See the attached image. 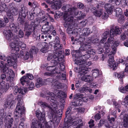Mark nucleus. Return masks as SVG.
Listing matches in <instances>:
<instances>
[{
    "mask_svg": "<svg viewBox=\"0 0 128 128\" xmlns=\"http://www.w3.org/2000/svg\"><path fill=\"white\" fill-rule=\"evenodd\" d=\"M37 82L36 86L37 88H39L42 85L46 84V80L42 79L41 78H38L36 79Z\"/></svg>",
    "mask_w": 128,
    "mask_h": 128,
    "instance_id": "nucleus-21",
    "label": "nucleus"
},
{
    "mask_svg": "<svg viewBox=\"0 0 128 128\" xmlns=\"http://www.w3.org/2000/svg\"><path fill=\"white\" fill-rule=\"evenodd\" d=\"M104 42L103 43H102V44H103V46L106 50V52L108 53L110 51V44L108 42H106L104 44Z\"/></svg>",
    "mask_w": 128,
    "mask_h": 128,
    "instance_id": "nucleus-38",
    "label": "nucleus"
},
{
    "mask_svg": "<svg viewBox=\"0 0 128 128\" xmlns=\"http://www.w3.org/2000/svg\"><path fill=\"white\" fill-rule=\"evenodd\" d=\"M110 33L108 31H106L103 34L102 39L100 40V43H103L105 42L108 37Z\"/></svg>",
    "mask_w": 128,
    "mask_h": 128,
    "instance_id": "nucleus-29",
    "label": "nucleus"
},
{
    "mask_svg": "<svg viewBox=\"0 0 128 128\" xmlns=\"http://www.w3.org/2000/svg\"><path fill=\"white\" fill-rule=\"evenodd\" d=\"M86 53L84 54V52L83 53V54H82V58L84 60H83L84 61V60H87L90 57V55L88 52H86Z\"/></svg>",
    "mask_w": 128,
    "mask_h": 128,
    "instance_id": "nucleus-39",
    "label": "nucleus"
},
{
    "mask_svg": "<svg viewBox=\"0 0 128 128\" xmlns=\"http://www.w3.org/2000/svg\"><path fill=\"white\" fill-rule=\"evenodd\" d=\"M12 42L10 43V46L13 50L14 48H15V47H16V44H17V43L15 42L14 41H11Z\"/></svg>",
    "mask_w": 128,
    "mask_h": 128,
    "instance_id": "nucleus-53",
    "label": "nucleus"
},
{
    "mask_svg": "<svg viewBox=\"0 0 128 128\" xmlns=\"http://www.w3.org/2000/svg\"><path fill=\"white\" fill-rule=\"evenodd\" d=\"M55 2V3L52 6V8L55 10L60 9L62 6L61 2L58 0Z\"/></svg>",
    "mask_w": 128,
    "mask_h": 128,
    "instance_id": "nucleus-26",
    "label": "nucleus"
},
{
    "mask_svg": "<svg viewBox=\"0 0 128 128\" xmlns=\"http://www.w3.org/2000/svg\"><path fill=\"white\" fill-rule=\"evenodd\" d=\"M120 91L122 93H124L128 91V84L124 88L123 87H121L120 88Z\"/></svg>",
    "mask_w": 128,
    "mask_h": 128,
    "instance_id": "nucleus-49",
    "label": "nucleus"
},
{
    "mask_svg": "<svg viewBox=\"0 0 128 128\" xmlns=\"http://www.w3.org/2000/svg\"><path fill=\"white\" fill-rule=\"evenodd\" d=\"M84 51L80 50H76L74 52L75 56L76 58H82Z\"/></svg>",
    "mask_w": 128,
    "mask_h": 128,
    "instance_id": "nucleus-31",
    "label": "nucleus"
},
{
    "mask_svg": "<svg viewBox=\"0 0 128 128\" xmlns=\"http://www.w3.org/2000/svg\"><path fill=\"white\" fill-rule=\"evenodd\" d=\"M38 50V49L34 46H32L30 51V55H31V54H37Z\"/></svg>",
    "mask_w": 128,
    "mask_h": 128,
    "instance_id": "nucleus-40",
    "label": "nucleus"
},
{
    "mask_svg": "<svg viewBox=\"0 0 128 128\" xmlns=\"http://www.w3.org/2000/svg\"><path fill=\"white\" fill-rule=\"evenodd\" d=\"M67 31L68 33L69 34H73L75 33L74 30L72 31V29L71 28H70L69 27L68 28Z\"/></svg>",
    "mask_w": 128,
    "mask_h": 128,
    "instance_id": "nucleus-60",
    "label": "nucleus"
},
{
    "mask_svg": "<svg viewBox=\"0 0 128 128\" xmlns=\"http://www.w3.org/2000/svg\"><path fill=\"white\" fill-rule=\"evenodd\" d=\"M29 86L28 88L30 90H33L34 86V83L32 82H30L29 84H28Z\"/></svg>",
    "mask_w": 128,
    "mask_h": 128,
    "instance_id": "nucleus-57",
    "label": "nucleus"
},
{
    "mask_svg": "<svg viewBox=\"0 0 128 128\" xmlns=\"http://www.w3.org/2000/svg\"><path fill=\"white\" fill-rule=\"evenodd\" d=\"M6 63H4L2 61H0V67L1 70H2L3 72L8 74L9 75V77H10L14 74L13 71L6 66Z\"/></svg>",
    "mask_w": 128,
    "mask_h": 128,
    "instance_id": "nucleus-12",
    "label": "nucleus"
},
{
    "mask_svg": "<svg viewBox=\"0 0 128 128\" xmlns=\"http://www.w3.org/2000/svg\"><path fill=\"white\" fill-rule=\"evenodd\" d=\"M20 90L21 92H20V93H21L23 95L25 94L27 91L26 89L23 87L22 88H20Z\"/></svg>",
    "mask_w": 128,
    "mask_h": 128,
    "instance_id": "nucleus-58",
    "label": "nucleus"
},
{
    "mask_svg": "<svg viewBox=\"0 0 128 128\" xmlns=\"http://www.w3.org/2000/svg\"><path fill=\"white\" fill-rule=\"evenodd\" d=\"M24 18L22 16H20L19 15L18 17V20L21 24H22L24 22Z\"/></svg>",
    "mask_w": 128,
    "mask_h": 128,
    "instance_id": "nucleus-54",
    "label": "nucleus"
},
{
    "mask_svg": "<svg viewBox=\"0 0 128 128\" xmlns=\"http://www.w3.org/2000/svg\"><path fill=\"white\" fill-rule=\"evenodd\" d=\"M48 94L50 95V97L48 100L52 102V103H51L50 105L49 106V108L51 110V114L52 112H53L57 110V106L56 104L54 103V102H56V101L54 100V98L53 97L54 96V94L53 93L50 92H48Z\"/></svg>",
    "mask_w": 128,
    "mask_h": 128,
    "instance_id": "nucleus-7",
    "label": "nucleus"
},
{
    "mask_svg": "<svg viewBox=\"0 0 128 128\" xmlns=\"http://www.w3.org/2000/svg\"><path fill=\"white\" fill-rule=\"evenodd\" d=\"M116 15V16H120L122 13V9L120 8H117L115 10Z\"/></svg>",
    "mask_w": 128,
    "mask_h": 128,
    "instance_id": "nucleus-45",
    "label": "nucleus"
},
{
    "mask_svg": "<svg viewBox=\"0 0 128 128\" xmlns=\"http://www.w3.org/2000/svg\"><path fill=\"white\" fill-rule=\"evenodd\" d=\"M62 10L66 12H67L66 14H68V13L70 14L71 11L72 12L74 10L75 11V9L71 8V7L68 5H66V6H64L62 8Z\"/></svg>",
    "mask_w": 128,
    "mask_h": 128,
    "instance_id": "nucleus-22",
    "label": "nucleus"
},
{
    "mask_svg": "<svg viewBox=\"0 0 128 128\" xmlns=\"http://www.w3.org/2000/svg\"><path fill=\"white\" fill-rule=\"evenodd\" d=\"M32 123V124L31 126V128H44V125L43 124H41L39 123L38 124V125L37 126L35 125L36 123H34L33 122Z\"/></svg>",
    "mask_w": 128,
    "mask_h": 128,
    "instance_id": "nucleus-33",
    "label": "nucleus"
},
{
    "mask_svg": "<svg viewBox=\"0 0 128 128\" xmlns=\"http://www.w3.org/2000/svg\"><path fill=\"white\" fill-rule=\"evenodd\" d=\"M104 7L108 14H111L113 12L114 7L112 5L108 3L104 5Z\"/></svg>",
    "mask_w": 128,
    "mask_h": 128,
    "instance_id": "nucleus-18",
    "label": "nucleus"
},
{
    "mask_svg": "<svg viewBox=\"0 0 128 128\" xmlns=\"http://www.w3.org/2000/svg\"><path fill=\"white\" fill-rule=\"evenodd\" d=\"M14 93L15 94H16L18 92L20 93V92H21L20 90V88H18L17 86H16L14 87Z\"/></svg>",
    "mask_w": 128,
    "mask_h": 128,
    "instance_id": "nucleus-51",
    "label": "nucleus"
},
{
    "mask_svg": "<svg viewBox=\"0 0 128 128\" xmlns=\"http://www.w3.org/2000/svg\"><path fill=\"white\" fill-rule=\"evenodd\" d=\"M48 22H46V23L42 26L41 30L44 34H46L48 32H51L54 29L53 25H51L49 26H48Z\"/></svg>",
    "mask_w": 128,
    "mask_h": 128,
    "instance_id": "nucleus-13",
    "label": "nucleus"
},
{
    "mask_svg": "<svg viewBox=\"0 0 128 128\" xmlns=\"http://www.w3.org/2000/svg\"><path fill=\"white\" fill-rule=\"evenodd\" d=\"M120 29V28L117 26L111 29L110 36L107 40L108 42L110 44H112L114 42V37L115 35L120 34L121 33Z\"/></svg>",
    "mask_w": 128,
    "mask_h": 128,
    "instance_id": "nucleus-5",
    "label": "nucleus"
},
{
    "mask_svg": "<svg viewBox=\"0 0 128 128\" xmlns=\"http://www.w3.org/2000/svg\"><path fill=\"white\" fill-rule=\"evenodd\" d=\"M14 99L13 96L12 94L7 96L6 103L10 108L15 105V101Z\"/></svg>",
    "mask_w": 128,
    "mask_h": 128,
    "instance_id": "nucleus-14",
    "label": "nucleus"
},
{
    "mask_svg": "<svg viewBox=\"0 0 128 128\" xmlns=\"http://www.w3.org/2000/svg\"><path fill=\"white\" fill-rule=\"evenodd\" d=\"M46 3L49 4L53 3L54 2L57 1L58 0H45Z\"/></svg>",
    "mask_w": 128,
    "mask_h": 128,
    "instance_id": "nucleus-62",
    "label": "nucleus"
},
{
    "mask_svg": "<svg viewBox=\"0 0 128 128\" xmlns=\"http://www.w3.org/2000/svg\"><path fill=\"white\" fill-rule=\"evenodd\" d=\"M82 120L81 119L78 120L74 121L72 122V124L74 126L76 125L79 128L82 125Z\"/></svg>",
    "mask_w": 128,
    "mask_h": 128,
    "instance_id": "nucleus-32",
    "label": "nucleus"
},
{
    "mask_svg": "<svg viewBox=\"0 0 128 128\" xmlns=\"http://www.w3.org/2000/svg\"><path fill=\"white\" fill-rule=\"evenodd\" d=\"M10 27L12 30L15 32H16L18 30V29L17 26L15 24L12 23H11L10 24Z\"/></svg>",
    "mask_w": 128,
    "mask_h": 128,
    "instance_id": "nucleus-37",
    "label": "nucleus"
},
{
    "mask_svg": "<svg viewBox=\"0 0 128 128\" xmlns=\"http://www.w3.org/2000/svg\"><path fill=\"white\" fill-rule=\"evenodd\" d=\"M73 8H75V10L74 11L73 10L72 12L71 11L70 14H72L74 15V14L75 16H78L76 18H77V19L78 20H82L85 16V14H84L81 11L78 12L76 8L73 7Z\"/></svg>",
    "mask_w": 128,
    "mask_h": 128,
    "instance_id": "nucleus-15",
    "label": "nucleus"
},
{
    "mask_svg": "<svg viewBox=\"0 0 128 128\" xmlns=\"http://www.w3.org/2000/svg\"><path fill=\"white\" fill-rule=\"evenodd\" d=\"M72 108L71 107H69L68 108L66 112V116L64 119V121H66V120H68V115L70 114L71 110Z\"/></svg>",
    "mask_w": 128,
    "mask_h": 128,
    "instance_id": "nucleus-47",
    "label": "nucleus"
},
{
    "mask_svg": "<svg viewBox=\"0 0 128 128\" xmlns=\"http://www.w3.org/2000/svg\"><path fill=\"white\" fill-rule=\"evenodd\" d=\"M18 35L20 38H22L24 36V33L23 31L21 29L19 30Z\"/></svg>",
    "mask_w": 128,
    "mask_h": 128,
    "instance_id": "nucleus-61",
    "label": "nucleus"
},
{
    "mask_svg": "<svg viewBox=\"0 0 128 128\" xmlns=\"http://www.w3.org/2000/svg\"><path fill=\"white\" fill-rule=\"evenodd\" d=\"M47 59L50 60L51 59V62L52 64L56 65L58 64V61H60L62 60V58L59 56L57 54L54 52L53 54H50L48 55Z\"/></svg>",
    "mask_w": 128,
    "mask_h": 128,
    "instance_id": "nucleus-8",
    "label": "nucleus"
},
{
    "mask_svg": "<svg viewBox=\"0 0 128 128\" xmlns=\"http://www.w3.org/2000/svg\"><path fill=\"white\" fill-rule=\"evenodd\" d=\"M55 86L57 88H60L62 86V84L58 82H56L55 84Z\"/></svg>",
    "mask_w": 128,
    "mask_h": 128,
    "instance_id": "nucleus-59",
    "label": "nucleus"
},
{
    "mask_svg": "<svg viewBox=\"0 0 128 128\" xmlns=\"http://www.w3.org/2000/svg\"><path fill=\"white\" fill-rule=\"evenodd\" d=\"M75 64L80 66L74 68V71L80 73L82 76V74H84L87 73L88 70V67L91 65L92 63L91 62H86L82 60H77L76 59Z\"/></svg>",
    "mask_w": 128,
    "mask_h": 128,
    "instance_id": "nucleus-2",
    "label": "nucleus"
},
{
    "mask_svg": "<svg viewBox=\"0 0 128 128\" xmlns=\"http://www.w3.org/2000/svg\"><path fill=\"white\" fill-rule=\"evenodd\" d=\"M36 25L34 22H32L28 24L27 22L25 23L24 25V30L25 32V36L28 38L32 34V32L35 29Z\"/></svg>",
    "mask_w": 128,
    "mask_h": 128,
    "instance_id": "nucleus-3",
    "label": "nucleus"
},
{
    "mask_svg": "<svg viewBox=\"0 0 128 128\" xmlns=\"http://www.w3.org/2000/svg\"><path fill=\"white\" fill-rule=\"evenodd\" d=\"M56 95L59 98H61L64 96H66L64 92L62 91L59 90H58Z\"/></svg>",
    "mask_w": 128,
    "mask_h": 128,
    "instance_id": "nucleus-42",
    "label": "nucleus"
},
{
    "mask_svg": "<svg viewBox=\"0 0 128 128\" xmlns=\"http://www.w3.org/2000/svg\"><path fill=\"white\" fill-rule=\"evenodd\" d=\"M28 10L24 6L22 7L20 10L19 15L25 18L28 15Z\"/></svg>",
    "mask_w": 128,
    "mask_h": 128,
    "instance_id": "nucleus-17",
    "label": "nucleus"
},
{
    "mask_svg": "<svg viewBox=\"0 0 128 128\" xmlns=\"http://www.w3.org/2000/svg\"><path fill=\"white\" fill-rule=\"evenodd\" d=\"M0 115L2 117L4 118V119L6 120L8 122L12 123L13 121V119L11 117L10 115H6V113H4V111L1 110L0 111Z\"/></svg>",
    "mask_w": 128,
    "mask_h": 128,
    "instance_id": "nucleus-16",
    "label": "nucleus"
},
{
    "mask_svg": "<svg viewBox=\"0 0 128 128\" xmlns=\"http://www.w3.org/2000/svg\"><path fill=\"white\" fill-rule=\"evenodd\" d=\"M124 72H120L117 73H115V75L116 76H117V77L118 78L121 80V82H123V80L122 79L123 78L124 76Z\"/></svg>",
    "mask_w": 128,
    "mask_h": 128,
    "instance_id": "nucleus-35",
    "label": "nucleus"
},
{
    "mask_svg": "<svg viewBox=\"0 0 128 128\" xmlns=\"http://www.w3.org/2000/svg\"><path fill=\"white\" fill-rule=\"evenodd\" d=\"M41 36V39L42 41H48V39L47 38V36L46 34H44Z\"/></svg>",
    "mask_w": 128,
    "mask_h": 128,
    "instance_id": "nucleus-55",
    "label": "nucleus"
},
{
    "mask_svg": "<svg viewBox=\"0 0 128 128\" xmlns=\"http://www.w3.org/2000/svg\"><path fill=\"white\" fill-rule=\"evenodd\" d=\"M70 120H67L66 121H64V127L63 128H74L72 126L70 123Z\"/></svg>",
    "mask_w": 128,
    "mask_h": 128,
    "instance_id": "nucleus-34",
    "label": "nucleus"
},
{
    "mask_svg": "<svg viewBox=\"0 0 128 128\" xmlns=\"http://www.w3.org/2000/svg\"><path fill=\"white\" fill-rule=\"evenodd\" d=\"M20 81L21 83L23 86L25 84V83L26 84L28 85V82L30 81L28 78L25 76L22 77L20 79Z\"/></svg>",
    "mask_w": 128,
    "mask_h": 128,
    "instance_id": "nucleus-30",
    "label": "nucleus"
},
{
    "mask_svg": "<svg viewBox=\"0 0 128 128\" xmlns=\"http://www.w3.org/2000/svg\"><path fill=\"white\" fill-rule=\"evenodd\" d=\"M9 10H10L13 8H16V6L15 4L13 2L10 3L8 6Z\"/></svg>",
    "mask_w": 128,
    "mask_h": 128,
    "instance_id": "nucleus-52",
    "label": "nucleus"
},
{
    "mask_svg": "<svg viewBox=\"0 0 128 128\" xmlns=\"http://www.w3.org/2000/svg\"><path fill=\"white\" fill-rule=\"evenodd\" d=\"M113 105L114 106L115 108L118 110V112H120V104L115 101H113Z\"/></svg>",
    "mask_w": 128,
    "mask_h": 128,
    "instance_id": "nucleus-43",
    "label": "nucleus"
},
{
    "mask_svg": "<svg viewBox=\"0 0 128 128\" xmlns=\"http://www.w3.org/2000/svg\"><path fill=\"white\" fill-rule=\"evenodd\" d=\"M53 124V122L52 121L48 122L47 123L46 121V123L44 125V126H45V128H52Z\"/></svg>",
    "mask_w": 128,
    "mask_h": 128,
    "instance_id": "nucleus-44",
    "label": "nucleus"
},
{
    "mask_svg": "<svg viewBox=\"0 0 128 128\" xmlns=\"http://www.w3.org/2000/svg\"><path fill=\"white\" fill-rule=\"evenodd\" d=\"M124 126L126 128H128V114H125L123 118Z\"/></svg>",
    "mask_w": 128,
    "mask_h": 128,
    "instance_id": "nucleus-28",
    "label": "nucleus"
},
{
    "mask_svg": "<svg viewBox=\"0 0 128 128\" xmlns=\"http://www.w3.org/2000/svg\"><path fill=\"white\" fill-rule=\"evenodd\" d=\"M102 10L103 9H102L96 10L93 12V13L94 15L96 16L100 17L102 14Z\"/></svg>",
    "mask_w": 128,
    "mask_h": 128,
    "instance_id": "nucleus-36",
    "label": "nucleus"
},
{
    "mask_svg": "<svg viewBox=\"0 0 128 128\" xmlns=\"http://www.w3.org/2000/svg\"><path fill=\"white\" fill-rule=\"evenodd\" d=\"M87 72L86 73V74ZM85 73V74H83L84 75V76H83L82 78L81 79L82 80L84 81L85 82H91L92 81V77L89 75H86Z\"/></svg>",
    "mask_w": 128,
    "mask_h": 128,
    "instance_id": "nucleus-24",
    "label": "nucleus"
},
{
    "mask_svg": "<svg viewBox=\"0 0 128 128\" xmlns=\"http://www.w3.org/2000/svg\"><path fill=\"white\" fill-rule=\"evenodd\" d=\"M36 117L39 120L35 122L34 120H32V123L33 121V122L36 123L35 125L36 126H37L38 124L40 123L41 124H45L46 121L45 119V114H44L42 113L39 110H37L36 112Z\"/></svg>",
    "mask_w": 128,
    "mask_h": 128,
    "instance_id": "nucleus-6",
    "label": "nucleus"
},
{
    "mask_svg": "<svg viewBox=\"0 0 128 128\" xmlns=\"http://www.w3.org/2000/svg\"><path fill=\"white\" fill-rule=\"evenodd\" d=\"M18 13V9L17 8H13L10 10L9 12L7 13V14L8 16H11V14L12 15L16 16L17 15Z\"/></svg>",
    "mask_w": 128,
    "mask_h": 128,
    "instance_id": "nucleus-27",
    "label": "nucleus"
},
{
    "mask_svg": "<svg viewBox=\"0 0 128 128\" xmlns=\"http://www.w3.org/2000/svg\"><path fill=\"white\" fill-rule=\"evenodd\" d=\"M18 42H16L17 43V44L20 47V48L22 50L24 49L26 47V45L24 43L22 42L19 41V39L18 38Z\"/></svg>",
    "mask_w": 128,
    "mask_h": 128,
    "instance_id": "nucleus-41",
    "label": "nucleus"
},
{
    "mask_svg": "<svg viewBox=\"0 0 128 128\" xmlns=\"http://www.w3.org/2000/svg\"><path fill=\"white\" fill-rule=\"evenodd\" d=\"M39 104L42 107L48 108H49V106L45 102H40L39 103Z\"/></svg>",
    "mask_w": 128,
    "mask_h": 128,
    "instance_id": "nucleus-46",
    "label": "nucleus"
},
{
    "mask_svg": "<svg viewBox=\"0 0 128 128\" xmlns=\"http://www.w3.org/2000/svg\"><path fill=\"white\" fill-rule=\"evenodd\" d=\"M89 28H85L83 30V35L84 36H86L88 35L90 33V31L88 30Z\"/></svg>",
    "mask_w": 128,
    "mask_h": 128,
    "instance_id": "nucleus-50",
    "label": "nucleus"
},
{
    "mask_svg": "<svg viewBox=\"0 0 128 128\" xmlns=\"http://www.w3.org/2000/svg\"><path fill=\"white\" fill-rule=\"evenodd\" d=\"M98 70L96 72H94L92 73V76L93 77L96 78L98 76Z\"/></svg>",
    "mask_w": 128,
    "mask_h": 128,
    "instance_id": "nucleus-64",
    "label": "nucleus"
},
{
    "mask_svg": "<svg viewBox=\"0 0 128 128\" xmlns=\"http://www.w3.org/2000/svg\"><path fill=\"white\" fill-rule=\"evenodd\" d=\"M21 98L18 97L17 100H18V103L15 109L14 114L16 116L18 117H22L23 118L21 119L22 120L20 122L19 126V128H23L24 124L23 122L24 120V116L25 111V108L22 100L20 98Z\"/></svg>",
    "mask_w": 128,
    "mask_h": 128,
    "instance_id": "nucleus-1",
    "label": "nucleus"
},
{
    "mask_svg": "<svg viewBox=\"0 0 128 128\" xmlns=\"http://www.w3.org/2000/svg\"><path fill=\"white\" fill-rule=\"evenodd\" d=\"M51 114L53 118H55L58 117H61L62 115V112L61 110H58L57 109L56 111H54L53 112H52V114Z\"/></svg>",
    "mask_w": 128,
    "mask_h": 128,
    "instance_id": "nucleus-25",
    "label": "nucleus"
},
{
    "mask_svg": "<svg viewBox=\"0 0 128 128\" xmlns=\"http://www.w3.org/2000/svg\"><path fill=\"white\" fill-rule=\"evenodd\" d=\"M122 0H109L108 2L112 3V4H116V5H119L121 2Z\"/></svg>",
    "mask_w": 128,
    "mask_h": 128,
    "instance_id": "nucleus-48",
    "label": "nucleus"
},
{
    "mask_svg": "<svg viewBox=\"0 0 128 128\" xmlns=\"http://www.w3.org/2000/svg\"><path fill=\"white\" fill-rule=\"evenodd\" d=\"M4 10L7 14L9 12V9L8 8V6L5 3L0 4V13H1Z\"/></svg>",
    "mask_w": 128,
    "mask_h": 128,
    "instance_id": "nucleus-20",
    "label": "nucleus"
},
{
    "mask_svg": "<svg viewBox=\"0 0 128 128\" xmlns=\"http://www.w3.org/2000/svg\"><path fill=\"white\" fill-rule=\"evenodd\" d=\"M49 48V46L47 45L46 44L45 45V47L42 48L41 49V51L42 52H47V50Z\"/></svg>",
    "mask_w": 128,
    "mask_h": 128,
    "instance_id": "nucleus-56",
    "label": "nucleus"
},
{
    "mask_svg": "<svg viewBox=\"0 0 128 128\" xmlns=\"http://www.w3.org/2000/svg\"><path fill=\"white\" fill-rule=\"evenodd\" d=\"M20 56V54L18 52H16L13 54L12 58H11L8 56L6 58L8 64L10 66L14 65L17 61V58Z\"/></svg>",
    "mask_w": 128,
    "mask_h": 128,
    "instance_id": "nucleus-9",
    "label": "nucleus"
},
{
    "mask_svg": "<svg viewBox=\"0 0 128 128\" xmlns=\"http://www.w3.org/2000/svg\"><path fill=\"white\" fill-rule=\"evenodd\" d=\"M91 46L90 44L87 43L83 44L81 46L80 50L82 51L88 50L91 48Z\"/></svg>",
    "mask_w": 128,
    "mask_h": 128,
    "instance_id": "nucleus-23",
    "label": "nucleus"
},
{
    "mask_svg": "<svg viewBox=\"0 0 128 128\" xmlns=\"http://www.w3.org/2000/svg\"><path fill=\"white\" fill-rule=\"evenodd\" d=\"M54 42H56L54 46V48L55 51L54 52L57 54L62 59L64 58L62 54V45L60 44V42L58 37L56 36Z\"/></svg>",
    "mask_w": 128,
    "mask_h": 128,
    "instance_id": "nucleus-4",
    "label": "nucleus"
},
{
    "mask_svg": "<svg viewBox=\"0 0 128 128\" xmlns=\"http://www.w3.org/2000/svg\"><path fill=\"white\" fill-rule=\"evenodd\" d=\"M74 15L68 13V14L65 15L64 16V20L65 21L64 24L65 26L67 28L73 22Z\"/></svg>",
    "mask_w": 128,
    "mask_h": 128,
    "instance_id": "nucleus-11",
    "label": "nucleus"
},
{
    "mask_svg": "<svg viewBox=\"0 0 128 128\" xmlns=\"http://www.w3.org/2000/svg\"><path fill=\"white\" fill-rule=\"evenodd\" d=\"M54 66L55 65H54V66L48 67L46 68V70L50 72L52 74H59L60 72V70L56 68H55Z\"/></svg>",
    "mask_w": 128,
    "mask_h": 128,
    "instance_id": "nucleus-19",
    "label": "nucleus"
},
{
    "mask_svg": "<svg viewBox=\"0 0 128 128\" xmlns=\"http://www.w3.org/2000/svg\"><path fill=\"white\" fill-rule=\"evenodd\" d=\"M12 124V122L6 123L5 125V128H11Z\"/></svg>",
    "mask_w": 128,
    "mask_h": 128,
    "instance_id": "nucleus-63",
    "label": "nucleus"
},
{
    "mask_svg": "<svg viewBox=\"0 0 128 128\" xmlns=\"http://www.w3.org/2000/svg\"><path fill=\"white\" fill-rule=\"evenodd\" d=\"M5 34L6 39L9 42L14 41L15 42L18 41V38L17 36H14L11 30H8L5 31Z\"/></svg>",
    "mask_w": 128,
    "mask_h": 128,
    "instance_id": "nucleus-10",
    "label": "nucleus"
}]
</instances>
